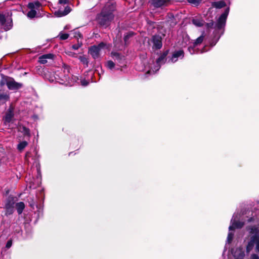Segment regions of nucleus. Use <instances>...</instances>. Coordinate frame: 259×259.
Returning a JSON list of instances; mask_svg holds the SVG:
<instances>
[{
	"mask_svg": "<svg viewBox=\"0 0 259 259\" xmlns=\"http://www.w3.org/2000/svg\"><path fill=\"white\" fill-rule=\"evenodd\" d=\"M69 34L63 33L62 32H60L59 35V37L61 40H66L69 37Z\"/></svg>",
	"mask_w": 259,
	"mask_h": 259,
	"instance_id": "33",
	"label": "nucleus"
},
{
	"mask_svg": "<svg viewBox=\"0 0 259 259\" xmlns=\"http://www.w3.org/2000/svg\"><path fill=\"white\" fill-rule=\"evenodd\" d=\"M14 108L12 106H10L8 111L6 113L4 117L5 122L7 123H10L12 121V118L14 117Z\"/></svg>",
	"mask_w": 259,
	"mask_h": 259,
	"instance_id": "12",
	"label": "nucleus"
},
{
	"mask_svg": "<svg viewBox=\"0 0 259 259\" xmlns=\"http://www.w3.org/2000/svg\"><path fill=\"white\" fill-rule=\"evenodd\" d=\"M81 84L83 86H87L89 84V82L85 79H82L80 81Z\"/></svg>",
	"mask_w": 259,
	"mask_h": 259,
	"instance_id": "43",
	"label": "nucleus"
},
{
	"mask_svg": "<svg viewBox=\"0 0 259 259\" xmlns=\"http://www.w3.org/2000/svg\"><path fill=\"white\" fill-rule=\"evenodd\" d=\"M249 233L250 234H254L253 236H258L259 237V229L255 226L251 227Z\"/></svg>",
	"mask_w": 259,
	"mask_h": 259,
	"instance_id": "27",
	"label": "nucleus"
},
{
	"mask_svg": "<svg viewBox=\"0 0 259 259\" xmlns=\"http://www.w3.org/2000/svg\"><path fill=\"white\" fill-rule=\"evenodd\" d=\"M78 59L80 61L85 65V67H88L89 66V60L85 56H81L78 57Z\"/></svg>",
	"mask_w": 259,
	"mask_h": 259,
	"instance_id": "26",
	"label": "nucleus"
},
{
	"mask_svg": "<svg viewBox=\"0 0 259 259\" xmlns=\"http://www.w3.org/2000/svg\"><path fill=\"white\" fill-rule=\"evenodd\" d=\"M115 63L111 60H109L106 63V67L109 69H112L115 67Z\"/></svg>",
	"mask_w": 259,
	"mask_h": 259,
	"instance_id": "31",
	"label": "nucleus"
},
{
	"mask_svg": "<svg viewBox=\"0 0 259 259\" xmlns=\"http://www.w3.org/2000/svg\"><path fill=\"white\" fill-rule=\"evenodd\" d=\"M1 79L0 80V86L3 87L6 84L10 90H18L23 87V84L16 82L11 77L1 74Z\"/></svg>",
	"mask_w": 259,
	"mask_h": 259,
	"instance_id": "3",
	"label": "nucleus"
},
{
	"mask_svg": "<svg viewBox=\"0 0 259 259\" xmlns=\"http://www.w3.org/2000/svg\"><path fill=\"white\" fill-rule=\"evenodd\" d=\"M40 6L41 4L38 1L35 2V3H29L27 6L28 8L30 10H34L35 8L38 9Z\"/></svg>",
	"mask_w": 259,
	"mask_h": 259,
	"instance_id": "23",
	"label": "nucleus"
},
{
	"mask_svg": "<svg viewBox=\"0 0 259 259\" xmlns=\"http://www.w3.org/2000/svg\"><path fill=\"white\" fill-rule=\"evenodd\" d=\"M204 32L203 31L202 32V34L199 37H198L194 42L193 44L194 47H196L197 46L200 45L203 42L204 38Z\"/></svg>",
	"mask_w": 259,
	"mask_h": 259,
	"instance_id": "25",
	"label": "nucleus"
},
{
	"mask_svg": "<svg viewBox=\"0 0 259 259\" xmlns=\"http://www.w3.org/2000/svg\"><path fill=\"white\" fill-rule=\"evenodd\" d=\"M166 23H168L169 26L174 28L178 23V22L172 13H168L166 15Z\"/></svg>",
	"mask_w": 259,
	"mask_h": 259,
	"instance_id": "10",
	"label": "nucleus"
},
{
	"mask_svg": "<svg viewBox=\"0 0 259 259\" xmlns=\"http://www.w3.org/2000/svg\"><path fill=\"white\" fill-rule=\"evenodd\" d=\"M187 2L194 6H198L201 3L202 0H187Z\"/></svg>",
	"mask_w": 259,
	"mask_h": 259,
	"instance_id": "29",
	"label": "nucleus"
},
{
	"mask_svg": "<svg viewBox=\"0 0 259 259\" xmlns=\"http://www.w3.org/2000/svg\"><path fill=\"white\" fill-rule=\"evenodd\" d=\"M235 229H236V228L235 227V226H234V225L233 224L232 225L230 226L229 227V229L230 231L234 230Z\"/></svg>",
	"mask_w": 259,
	"mask_h": 259,
	"instance_id": "48",
	"label": "nucleus"
},
{
	"mask_svg": "<svg viewBox=\"0 0 259 259\" xmlns=\"http://www.w3.org/2000/svg\"><path fill=\"white\" fill-rule=\"evenodd\" d=\"M19 131L23 134L24 137L29 139L31 137L30 130L29 128L23 125H19Z\"/></svg>",
	"mask_w": 259,
	"mask_h": 259,
	"instance_id": "13",
	"label": "nucleus"
},
{
	"mask_svg": "<svg viewBox=\"0 0 259 259\" xmlns=\"http://www.w3.org/2000/svg\"><path fill=\"white\" fill-rule=\"evenodd\" d=\"M149 72H150V71H147V73H149Z\"/></svg>",
	"mask_w": 259,
	"mask_h": 259,
	"instance_id": "53",
	"label": "nucleus"
},
{
	"mask_svg": "<svg viewBox=\"0 0 259 259\" xmlns=\"http://www.w3.org/2000/svg\"><path fill=\"white\" fill-rule=\"evenodd\" d=\"M36 15V11L35 10H30L27 13L28 17L33 18Z\"/></svg>",
	"mask_w": 259,
	"mask_h": 259,
	"instance_id": "30",
	"label": "nucleus"
},
{
	"mask_svg": "<svg viewBox=\"0 0 259 259\" xmlns=\"http://www.w3.org/2000/svg\"><path fill=\"white\" fill-rule=\"evenodd\" d=\"M147 23L148 24V25L151 27L152 29L155 28V22L152 21H151L150 20H147Z\"/></svg>",
	"mask_w": 259,
	"mask_h": 259,
	"instance_id": "36",
	"label": "nucleus"
},
{
	"mask_svg": "<svg viewBox=\"0 0 259 259\" xmlns=\"http://www.w3.org/2000/svg\"><path fill=\"white\" fill-rule=\"evenodd\" d=\"M63 68L64 69H67L68 70V72L69 71V68H70V67L69 65H68L67 64H63Z\"/></svg>",
	"mask_w": 259,
	"mask_h": 259,
	"instance_id": "46",
	"label": "nucleus"
},
{
	"mask_svg": "<svg viewBox=\"0 0 259 259\" xmlns=\"http://www.w3.org/2000/svg\"><path fill=\"white\" fill-rule=\"evenodd\" d=\"M15 207L18 214H21L24 210L25 207V205L23 202L21 201L16 203L15 204Z\"/></svg>",
	"mask_w": 259,
	"mask_h": 259,
	"instance_id": "19",
	"label": "nucleus"
},
{
	"mask_svg": "<svg viewBox=\"0 0 259 259\" xmlns=\"http://www.w3.org/2000/svg\"><path fill=\"white\" fill-rule=\"evenodd\" d=\"M71 53V55L72 57H75V56L76 55V54H75V53Z\"/></svg>",
	"mask_w": 259,
	"mask_h": 259,
	"instance_id": "50",
	"label": "nucleus"
},
{
	"mask_svg": "<svg viewBox=\"0 0 259 259\" xmlns=\"http://www.w3.org/2000/svg\"><path fill=\"white\" fill-rule=\"evenodd\" d=\"M230 8L229 7H227L225 10L224 13L219 17L215 25L213 20H211L208 23H205V27L207 29H214L213 34L214 37L217 38V41H218L221 35L224 34L226 20Z\"/></svg>",
	"mask_w": 259,
	"mask_h": 259,
	"instance_id": "1",
	"label": "nucleus"
},
{
	"mask_svg": "<svg viewBox=\"0 0 259 259\" xmlns=\"http://www.w3.org/2000/svg\"><path fill=\"white\" fill-rule=\"evenodd\" d=\"M211 6L217 9H221L226 6V3L223 0L211 3Z\"/></svg>",
	"mask_w": 259,
	"mask_h": 259,
	"instance_id": "18",
	"label": "nucleus"
},
{
	"mask_svg": "<svg viewBox=\"0 0 259 259\" xmlns=\"http://www.w3.org/2000/svg\"><path fill=\"white\" fill-rule=\"evenodd\" d=\"M181 56L182 58H183L184 56V52L183 50H180L174 52L170 60L172 62H176L177 61V58Z\"/></svg>",
	"mask_w": 259,
	"mask_h": 259,
	"instance_id": "15",
	"label": "nucleus"
},
{
	"mask_svg": "<svg viewBox=\"0 0 259 259\" xmlns=\"http://www.w3.org/2000/svg\"><path fill=\"white\" fill-rule=\"evenodd\" d=\"M38 59V61L41 64H44L47 63V59L42 58V56H40Z\"/></svg>",
	"mask_w": 259,
	"mask_h": 259,
	"instance_id": "42",
	"label": "nucleus"
},
{
	"mask_svg": "<svg viewBox=\"0 0 259 259\" xmlns=\"http://www.w3.org/2000/svg\"><path fill=\"white\" fill-rule=\"evenodd\" d=\"M205 51V47H204L201 50V53H203V52H204Z\"/></svg>",
	"mask_w": 259,
	"mask_h": 259,
	"instance_id": "49",
	"label": "nucleus"
},
{
	"mask_svg": "<svg viewBox=\"0 0 259 259\" xmlns=\"http://www.w3.org/2000/svg\"><path fill=\"white\" fill-rule=\"evenodd\" d=\"M10 99V96L7 94H0V104H5Z\"/></svg>",
	"mask_w": 259,
	"mask_h": 259,
	"instance_id": "22",
	"label": "nucleus"
},
{
	"mask_svg": "<svg viewBox=\"0 0 259 259\" xmlns=\"http://www.w3.org/2000/svg\"><path fill=\"white\" fill-rule=\"evenodd\" d=\"M169 52V50L167 49L163 52L162 54H161L160 56L156 59V63L160 68L161 65L162 64H164L166 61V56L168 54Z\"/></svg>",
	"mask_w": 259,
	"mask_h": 259,
	"instance_id": "9",
	"label": "nucleus"
},
{
	"mask_svg": "<svg viewBox=\"0 0 259 259\" xmlns=\"http://www.w3.org/2000/svg\"><path fill=\"white\" fill-rule=\"evenodd\" d=\"M115 9V6L114 4L107 3L96 16V19L98 24L101 27H107L114 19V15L113 13Z\"/></svg>",
	"mask_w": 259,
	"mask_h": 259,
	"instance_id": "2",
	"label": "nucleus"
},
{
	"mask_svg": "<svg viewBox=\"0 0 259 259\" xmlns=\"http://www.w3.org/2000/svg\"><path fill=\"white\" fill-rule=\"evenodd\" d=\"M17 198L13 195H9L5 201L4 209L5 210V214L9 216L12 214L14 211L15 204Z\"/></svg>",
	"mask_w": 259,
	"mask_h": 259,
	"instance_id": "4",
	"label": "nucleus"
},
{
	"mask_svg": "<svg viewBox=\"0 0 259 259\" xmlns=\"http://www.w3.org/2000/svg\"><path fill=\"white\" fill-rule=\"evenodd\" d=\"M74 37L77 38H82L83 35L79 31H75L74 33Z\"/></svg>",
	"mask_w": 259,
	"mask_h": 259,
	"instance_id": "38",
	"label": "nucleus"
},
{
	"mask_svg": "<svg viewBox=\"0 0 259 259\" xmlns=\"http://www.w3.org/2000/svg\"><path fill=\"white\" fill-rule=\"evenodd\" d=\"M195 47H194V45L192 47L190 46L188 47V50L191 54L193 55L195 53Z\"/></svg>",
	"mask_w": 259,
	"mask_h": 259,
	"instance_id": "39",
	"label": "nucleus"
},
{
	"mask_svg": "<svg viewBox=\"0 0 259 259\" xmlns=\"http://www.w3.org/2000/svg\"><path fill=\"white\" fill-rule=\"evenodd\" d=\"M168 1L167 0H153L152 5L154 8H158L162 6H167Z\"/></svg>",
	"mask_w": 259,
	"mask_h": 259,
	"instance_id": "16",
	"label": "nucleus"
},
{
	"mask_svg": "<svg viewBox=\"0 0 259 259\" xmlns=\"http://www.w3.org/2000/svg\"><path fill=\"white\" fill-rule=\"evenodd\" d=\"M251 259H259V256L257 254H252L251 255Z\"/></svg>",
	"mask_w": 259,
	"mask_h": 259,
	"instance_id": "47",
	"label": "nucleus"
},
{
	"mask_svg": "<svg viewBox=\"0 0 259 259\" xmlns=\"http://www.w3.org/2000/svg\"><path fill=\"white\" fill-rule=\"evenodd\" d=\"M134 34H135V33L133 32H128L126 33V34H125L124 37H123V40L124 41V45L125 46H126L128 44V39L131 37L133 36L134 35Z\"/></svg>",
	"mask_w": 259,
	"mask_h": 259,
	"instance_id": "24",
	"label": "nucleus"
},
{
	"mask_svg": "<svg viewBox=\"0 0 259 259\" xmlns=\"http://www.w3.org/2000/svg\"><path fill=\"white\" fill-rule=\"evenodd\" d=\"M31 155V152H29V151H27L26 152V154H25V158L26 160H28V158L29 157H30Z\"/></svg>",
	"mask_w": 259,
	"mask_h": 259,
	"instance_id": "45",
	"label": "nucleus"
},
{
	"mask_svg": "<svg viewBox=\"0 0 259 259\" xmlns=\"http://www.w3.org/2000/svg\"><path fill=\"white\" fill-rule=\"evenodd\" d=\"M105 46V43L101 42L98 45H94L90 47L88 52L94 59H98L100 57L101 50L104 48Z\"/></svg>",
	"mask_w": 259,
	"mask_h": 259,
	"instance_id": "6",
	"label": "nucleus"
},
{
	"mask_svg": "<svg viewBox=\"0 0 259 259\" xmlns=\"http://www.w3.org/2000/svg\"><path fill=\"white\" fill-rule=\"evenodd\" d=\"M77 42V44H74L72 46V48L74 50H78L82 45L81 41L79 42V40H78Z\"/></svg>",
	"mask_w": 259,
	"mask_h": 259,
	"instance_id": "35",
	"label": "nucleus"
},
{
	"mask_svg": "<svg viewBox=\"0 0 259 259\" xmlns=\"http://www.w3.org/2000/svg\"><path fill=\"white\" fill-rule=\"evenodd\" d=\"M233 256L235 259H243L245 256L244 252L240 247L236 249Z\"/></svg>",
	"mask_w": 259,
	"mask_h": 259,
	"instance_id": "17",
	"label": "nucleus"
},
{
	"mask_svg": "<svg viewBox=\"0 0 259 259\" xmlns=\"http://www.w3.org/2000/svg\"><path fill=\"white\" fill-rule=\"evenodd\" d=\"M54 57V55L53 54H51V53L42 55V58L46 59H53Z\"/></svg>",
	"mask_w": 259,
	"mask_h": 259,
	"instance_id": "34",
	"label": "nucleus"
},
{
	"mask_svg": "<svg viewBox=\"0 0 259 259\" xmlns=\"http://www.w3.org/2000/svg\"><path fill=\"white\" fill-rule=\"evenodd\" d=\"M215 43L214 44H213V45H212V44H211V45L212 46H215Z\"/></svg>",
	"mask_w": 259,
	"mask_h": 259,
	"instance_id": "52",
	"label": "nucleus"
},
{
	"mask_svg": "<svg viewBox=\"0 0 259 259\" xmlns=\"http://www.w3.org/2000/svg\"><path fill=\"white\" fill-rule=\"evenodd\" d=\"M256 241V236H252L250 237V239L249 241L248 242L246 247V250L247 253H249L253 248L254 245L255 244V241Z\"/></svg>",
	"mask_w": 259,
	"mask_h": 259,
	"instance_id": "14",
	"label": "nucleus"
},
{
	"mask_svg": "<svg viewBox=\"0 0 259 259\" xmlns=\"http://www.w3.org/2000/svg\"><path fill=\"white\" fill-rule=\"evenodd\" d=\"M0 25L3 26L5 31H8L13 27V20L11 16H6L3 14H0Z\"/></svg>",
	"mask_w": 259,
	"mask_h": 259,
	"instance_id": "5",
	"label": "nucleus"
},
{
	"mask_svg": "<svg viewBox=\"0 0 259 259\" xmlns=\"http://www.w3.org/2000/svg\"><path fill=\"white\" fill-rule=\"evenodd\" d=\"M72 153H73L72 152H70V153H69V156H70V155H71V154Z\"/></svg>",
	"mask_w": 259,
	"mask_h": 259,
	"instance_id": "51",
	"label": "nucleus"
},
{
	"mask_svg": "<svg viewBox=\"0 0 259 259\" xmlns=\"http://www.w3.org/2000/svg\"><path fill=\"white\" fill-rule=\"evenodd\" d=\"M12 242L13 241L12 239L9 240L6 243V248H7V249L10 248L12 245Z\"/></svg>",
	"mask_w": 259,
	"mask_h": 259,
	"instance_id": "41",
	"label": "nucleus"
},
{
	"mask_svg": "<svg viewBox=\"0 0 259 259\" xmlns=\"http://www.w3.org/2000/svg\"><path fill=\"white\" fill-rule=\"evenodd\" d=\"M233 224L235 226V227L236 229H241L244 226V223L241 222L240 221H234L233 223Z\"/></svg>",
	"mask_w": 259,
	"mask_h": 259,
	"instance_id": "28",
	"label": "nucleus"
},
{
	"mask_svg": "<svg viewBox=\"0 0 259 259\" xmlns=\"http://www.w3.org/2000/svg\"><path fill=\"white\" fill-rule=\"evenodd\" d=\"M71 8L69 6H67L65 7L63 10L59 9L58 11H55L54 15L58 17H61L67 15L71 12Z\"/></svg>",
	"mask_w": 259,
	"mask_h": 259,
	"instance_id": "11",
	"label": "nucleus"
},
{
	"mask_svg": "<svg viewBox=\"0 0 259 259\" xmlns=\"http://www.w3.org/2000/svg\"><path fill=\"white\" fill-rule=\"evenodd\" d=\"M28 145V143L27 141H21L17 145V149L19 151L22 152Z\"/></svg>",
	"mask_w": 259,
	"mask_h": 259,
	"instance_id": "21",
	"label": "nucleus"
},
{
	"mask_svg": "<svg viewBox=\"0 0 259 259\" xmlns=\"http://www.w3.org/2000/svg\"><path fill=\"white\" fill-rule=\"evenodd\" d=\"M192 23L197 27H202L205 24L204 21L202 19L193 18Z\"/></svg>",
	"mask_w": 259,
	"mask_h": 259,
	"instance_id": "20",
	"label": "nucleus"
},
{
	"mask_svg": "<svg viewBox=\"0 0 259 259\" xmlns=\"http://www.w3.org/2000/svg\"><path fill=\"white\" fill-rule=\"evenodd\" d=\"M59 3L60 4H67L69 3V0H59Z\"/></svg>",
	"mask_w": 259,
	"mask_h": 259,
	"instance_id": "44",
	"label": "nucleus"
},
{
	"mask_svg": "<svg viewBox=\"0 0 259 259\" xmlns=\"http://www.w3.org/2000/svg\"><path fill=\"white\" fill-rule=\"evenodd\" d=\"M28 203L29 206L31 207L32 209L34 208V206L36 204V202L34 201L33 198L32 197H29L28 199Z\"/></svg>",
	"mask_w": 259,
	"mask_h": 259,
	"instance_id": "32",
	"label": "nucleus"
},
{
	"mask_svg": "<svg viewBox=\"0 0 259 259\" xmlns=\"http://www.w3.org/2000/svg\"><path fill=\"white\" fill-rule=\"evenodd\" d=\"M153 43L152 49L153 50H160L162 47V37L159 34L153 35L151 39Z\"/></svg>",
	"mask_w": 259,
	"mask_h": 259,
	"instance_id": "7",
	"label": "nucleus"
},
{
	"mask_svg": "<svg viewBox=\"0 0 259 259\" xmlns=\"http://www.w3.org/2000/svg\"><path fill=\"white\" fill-rule=\"evenodd\" d=\"M233 236H234V234L233 233L229 232L228 233V237H227V240H228V242L229 243H230L232 242L233 238Z\"/></svg>",
	"mask_w": 259,
	"mask_h": 259,
	"instance_id": "37",
	"label": "nucleus"
},
{
	"mask_svg": "<svg viewBox=\"0 0 259 259\" xmlns=\"http://www.w3.org/2000/svg\"><path fill=\"white\" fill-rule=\"evenodd\" d=\"M256 244L255 249L256 251L259 253V237L258 236H256V241L255 242Z\"/></svg>",
	"mask_w": 259,
	"mask_h": 259,
	"instance_id": "40",
	"label": "nucleus"
},
{
	"mask_svg": "<svg viewBox=\"0 0 259 259\" xmlns=\"http://www.w3.org/2000/svg\"><path fill=\"white\" fill-rule=\"evenodd\" d=\"M111 55L117 61V63L120 64V67H122L124 65L125 57L123 55L114 52H112Z\"/></svg>",
	"mask_w": 259,
	"mask_h": 259,
	"instance_id": "8",
	"label": "nucleus"
}]
</instances>
